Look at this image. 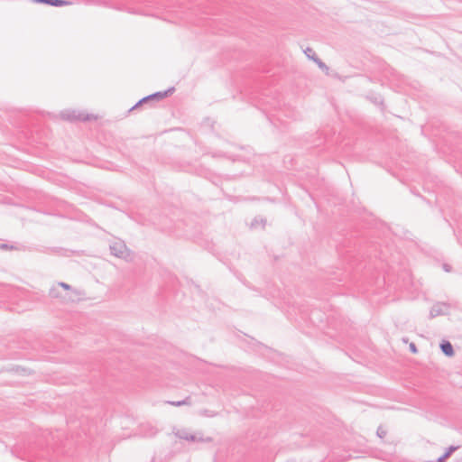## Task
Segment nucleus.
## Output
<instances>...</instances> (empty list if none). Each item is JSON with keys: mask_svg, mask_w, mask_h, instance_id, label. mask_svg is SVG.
Returning a JSON list of instances; mask_svg holds the SVG:
<instances>
[{"mask_svg": "<svg viewBox=\"0 0 462 462\" xmlns=\"http://www.w3.org/2000/svg\"><path fill=\"white\" fill-rule=\"evenodd\" d=\"M174 90H175L174 87H171L164 91H158L153 94L148 95V96L143 97L142 99H140L130 110H134V109L139 107L140 106H142L143 104L148 103L149 101L162 100V99L169 97L170 95H171L174 92Z\"/></svg>", "mask_w": 462, "mask_h": 462, "instance_id": "1", "label": "nucleus"}, {"mask_svg": "<svg viewBox=\"0 0 462 462\" xmlns=\"http://www.w3.org/2000/svg\"><path fill=\"white\" fill-rule=\"evenodd\" d=\"M111 254L127 260L130 253L127 250L125 244L122 241L115 242L109 246Z\"/></svg>", "mask_w": 462, "mask_h": 462, "instance_id": "2", "label": "nucleus"}, {"mask_svg": "<svg viewBox=\"0 0 462 462\" xmlns=\"http://www.w3.org/2000/svg\"><path fill=\"white\" fill-rule=\"evenodd\" d=\"M61 117L64 120L69 121V122H77V121H88L90 120L93 116L92 115H84L83 113L75 111V110H67L61 113Z\"/></svg>", "mask_w": 462, "mask_h": 462, "instance_id": "3", "label": "nucleus"}, {"mask_svg": "<svg viewBox=\"0 0 462 462\" xmlns=\"http://www.w3.org/2000/svg\"><path fill=\"white\" fill-rule=\"evenodd\" d=\"M446 308V309H448V305L446 304V303H436L432 306V308L430 309V319H434L438 316H440V315H445L446 312L444 311L443 308Z\"/></svg>", "mask_w": 462, "mask_h": 462, "instance_id": "4", "label": "nucleus"}, {"mask_svg": "<svg viewBox=\"0 0 462 462\" xmlns=\"http://www.w3.org/2000/svg\"><path fill=\"white\" fill-rule=\"evenodd\" d=\"M439 347L442 353L448 357H451L455 355L453 346L448 340H442V342L439 344Z\"/></svg>", "mask_w": 462, "mask_h": 462, "instance_id": "5", "label": "nucleus"}, {"mask_svg": "<svg viewBox=\"0 0 462 462\" xmlns=\"http://www.w3.org/2000/svg\"><path fill=\"white\" fill-rule=\"evenodd\" d=\"M32 1L34 3L46 4V5H49L51 6H57V7L65 6V5H69L71 4L69 1H67V0H32Z\"/></svg>", "mask_w": 462, "mask_h": 462, "instance_id": "6", "label": "nucleus"}, {"mask_svg": "<svg viewBox=\"0 0 462 462\" xmlns=\"http://www.w3.org/2000/svg\"><path fill=\"white\" fill-rule=\"evenodd\" d=\"M459 447L458 446H450L446 451L440 456L436 462H446V460L455 452Z\"/></svg>", "mask_w": 462, "mask_h": 462, "instance_id": "7", "label": "nucleus"}, {"mask_svg": "<svg viewBox=\"0 0 462 462\" xmlns=\"http://www.w3.org/2000/svg\"><path fill=\"white\" fill-rule=\"evenodd\" d=\"M259 225L262 226L263 228H264L265 225H266V219L265 218H263V217H254V220L252 221L251 223V227L252 228H255L257 227Z\"/></svg>", "mask_w": 462, "mask_h": 462, "instance_id": "8", "label": "nucleus"}, {"mask_svg": "<svg viewBox=\"0 0 462 462\" xmlns=\"http://www.w3.org/2000/svg\"><path fill=\"white\" fill-rule=\"evenodd\" d=\"M177 435L180 439H182L185 440H189V441H196L197 440V437L195 435L189 434L187 432L178 433Z\"/></svg>", "mask_w": 462, "mask_h": 462, "instance_id": "9", "label": "nucleus"}, {"mask_svg": "<svg viewBox=\"0 0 462 462\" xmlns=\"http://www.w3.org/2000/svg\"><path fill=\"white\" fill-rule=\"evenodd\" d=\"M169 404L171 405H173V406H176V407H179V406H181V405H188V404H190L191 402H190V397H187L185 398L184 400L182 401H178V402H168Z\"/></svg>", "mask_w": 462, "mask_h": 462, "instance_id": "10", "label": "nucleus"}, {"mask_svg": "<svg viewBox=\"0 0 462 462\" xmlns=\"http://www.w3.org/2000/svg\"><path fill=\"white\" fill-rule=\"evenodd\" d=\"M305 54H308V52H311L313 53V57H310V60H312L316 64H318L319 60H321L316 54V52L313 51V49L308 47L305 51H304Z\"/></svg>", "mask_w": 462, "mask_h": 462, "instance_id": "11", "label": "nucleus"}, {"mask_svg": "<svg viewBox=\"0 0 462 462\" xmlns=\"http://www.w3.org/2000/svg\"><path fill=\"white\" fill-rule=\"evenodd\" d=\"M387 434V430L383 428V426H379L376 430V435L380 439H383Z\"/></svg>", "mask_w": 462, "mask_h": 462, "instance_id": "12", "label": "nucleus"}, {"mask_svg": "<svg viewBox=\"0 0 462 462\" xmlns=\"http://www.w3.org/2000/svg\"><path fill=\"white\" fill-rule=\"evenodd\" d=\"M49 295H50L51 298H53V299L59 298L60 297V292L58 291V288L52 287L50 290Z\"/></svg>", "mask_w": 462, "mask_h": 462, "instance_id": "13", "label": "nucleus"}, {"mask_svg": "<svg viewBox=\"0 0 462 462\" xmlns=\"http://www.w3.org/2000/svg\"><path fill=\"white\" fill-rule=\"evenodd\" d=\"M369 98L375 105H382V106L383 105V99L380 96L369 97Z\"/></svg>", "mask_w": 462, "mask_h": 462, "instance_id": "14", "label": "nucleus"}, {"mask_svg": "<svg viewBox=\"0 0 462 462\" xmlns=\"http://www.w3.org/2000/svg\"><path fill=\"white\" fill-rule=\"evenodd\" d=\"M319 68L320 69H322L323 71H325L326 73L328 72V67L322 61V60H319L318 64Z\"/></svg>", "mask_w": 462, "mask_h": 462, "instance_id": "15", "label": "nucleus"}, {"mask_svg": "<svg viewBox=\"0 0 462 462\" xmlns=\"http://www.w3.org/2000/svg\"><path fill=\"white\" fill-rule=\"evenodd\" d=\"M58 286H60V287H61V288H63L64 290H67V291H69V290L72 289L69 284H68L66 282H59Z\"/></svg>", "mask_w": 462, "mask_h": 462, "instance_id": "16", "label": "nucleus"}, {"mask_svg": "<svg viewBox=\"0 0 462 462\" xmlns=\"http://www.w3.org/2000/svg\"><path fill=\"white\" fill-rule=\"evenodd\" d=\"M410 351L413 354L418 353V348L414 343H411L409 346Z\"/></svg>", "mask_w": 462, "mask_h": 462, "instance_id": "17", "label": "nucleus"}, {"mask_svg": "<svg viewBox=\"0 0 462 462\" xmlns=\"http://www.w3.org/2000/svg\"><path fill=\"white\" fill-rule=\"evenodd\" d=\"M14 245H10L8 244H1L0 245V249H3V250L14 249Z\"/></svg>", "mask_w": 462, "mask_h": 462, "instance_id": "18", "label": "nucleus"}, {"mask_svg": "<svg viewBox=\"0 0 462 462\" xmlns=\"http://www.w3.org/2000/svg\"><path fill=\"white\" fill-rule=\"evenodd\" d=\"M157 430L152 427L150 428V432L147 434L149 437H152L156 434Z\"/></svg>", "mask_w": 462, "mask_h": 462, "instance_id": "19", "label": "nucleus"}, {"mask_svg": "<svg viewBox=\"0 0 462 462\" xmlns=\"http://www.w3.org/2000/svg\"><path fill=\"white\" fill-rule=\"evenodd\" d=\"M443 269L445 270V272H450L451 271V266L448 263H444L443 264Z\"/></svg>", "mask_w": 462, "mask_h": 462, "instance_id": "20", "label": "nucleus"}, {"mask_svg": "<svg viewBox=\"0 0 462 462\" xmlns=\"http://www.w3.org/2000/svg\"><path fill=\"white\" fill-rule=\"evenodd\" d=\"M306 55H307V57H308L309 59H310V57H313V53H311V52H308V54H306Z\"/></svg>", "mask_w": 462, "mask_h": 462, "instance_id": "21", "label": "nucleus"}]
</instances>
